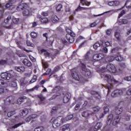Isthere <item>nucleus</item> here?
Returning a JSON list of instances; mask_svg holds the SVG:
<instances>
[{"instance_id": "49", "label": "nucleus", "mask_w": 131, "mask_h": 131, "mask_svg": "<svg viewBox=\"0 0 131 131\" xmlns=\"http://www.w3.org/2000/svg\"><path fill=\"white\" fill-rule=\"evenodd\" d=\"M11 85L12 88H17V83L15 81H12L11 83Z\"/></svg>"}, {"instance_id": "9", "label": "nucleus", "mask_w": 131, "mask_h": 131, "mask_svg": "<svg viewBox=\"0 0 131 131\" xmlns=\"http://www.w3.org/2000/svg\"><path fill=\"white\" fill-rule=\"evenodd\" d=\"M106 70L111 73H115L116 72V68L112 63H108L106 66Z\"/></svg>"}, {"instance_id": "31", "label": "nucleus", "mask_w": 131, "mask_h": 131, "mask_svg": "<svg viewBox=\"0 0 131 131\" xmlns=\"http://www.w3.org/2000/svg\"><path fill=\"white\" fill-rule=\"evenodd\" d=\"M128 21L126 19H121L118 21L119 25H122V24H127Z\"/></svg>"}, {"instance_id": "50", "label": "nucleus", "mask_w": 131, "mask_h": 131, "mask_svg": "<svg viewBox=\"0 0 131 131\" xmlns=\"http://www.w3.org/2000/svg\"><path fill=\"white\" fill-rule=\"evenodd\" d=\"M81 3L83 5V6L84 5V4L86 5V6H90V3H86L85 0H81Z\"/></svg>"}, {"instance_id": "28", "label": "nucleus", "mask_w": 131, "mask_h": 131, "mask_svg": "<svg viewBox=\"0 0 131 131\" xmlns=\"http://www.w3.org/2000/svg\"><path fill=\"white\" fill-rule=\"evenodd\" d=\"M40 51L41 53L44 54L45 56H46V57H51V54L48 52L46 50L41 49Z\"/></svg>"}, {"instance_id": "19", "label": "nucleus", "mask_w": 131, "mask_h": 131, "mask_svg": "<svg viewBox=\"0 0 131 131\" xmlns=\"http://www.w3.org/2000/svg\"><path fill=\"white\" fill-rule=\"evenodd\" d=\"M82 115L83 117H89L90 115H94V113H92V112L90 111H86L84 112Z\"/></svg>"}, {"instance_id": "22", "label": "nucleus", "mask_w": 131, "mask_h": 131, "mask_svg": "<svg viewBox=\"0 0 131 131\" xmlns=\"http://www.w3.org/2000/svg\"><path fill=\"white\" fill-rule=\"evenodd\" d=\"M115 36L118 40L121 39V35H120V30H117L115 33Z\"/></svg>"}, {"instance_id": "48", "label": "nucleus", "mask_w": 131, "mask_h": 131, "mask_svg": "<svg viewBox=\"0 0 131 131\" xmlns=\"http://www.w3.org/2000/svg\"><path fill=\"white\" fill-rule=\"evenodd\" d=\"M30 117H31V120H33V119H35V118H37V115L36 114L30 115Z\"/></svg>"}, {"instance_id": "47", "label": "nucleus", "mask_w": 131, "mask_h": 131, "mask_svg": "<svg viewBox=\"0 0 131 131\" xmlns=\"http://www.w3.org/2000/svg\"><path fill=\"white\" fill-rule=\"evenodd\" d=\"M43 127H38L35 129V131H42L43 130Z\"/></svg>"}, {"instance_id": "20", "label": "nucleus", "mask_w": 131, "mask_h": 131, "mask_svg": "<svg viewBox=\"0 0 131 131\" xmlns=\"http://www.w3.org/2000/svg\"><path fill=\"white\" fill-rule=\"evenodd\" d=\"M69 124H67L62 126L60 128V131H70V128L69 127Z\"/></svg>"}, {"instance_id": "2", "label": "nucleus", "mask_w": 131, "mask_h": 131, "mask_svg": "<svg viewBox=\"0 0 131 131\" xmlns=\"http://www.w3.org/2000/svg\"><path fill=\"white\" fill-rule=\"evenodd\" d=\"M120 119H121V116L119 115L110 114L107 117L106 123L108 125H110L111 123L113 125H117L119 123Z\"/></svg>"}, {"instance_id": "13", "label": "nucleus", "mask_w": 131, "mask_h": 131, "mask_svg": "<svg viewBox=\"0 0 131 131\" xmlns=\"http://www.w3.org/2000/svg\"><path fill=\"white\" fill-rule=\"evenodd\" d=\"M71 97V94L70 93H67L66 95L63 97V103H68Z\"/></svg>"}, {"instance_id": "34", "label": "nucleus", "mask_w": 131, "mask_h": 131, "mask_svg": "<svg viewBox=\"0 0 131 131\" xmlns=\"http://www.w3.org/2000/svg\"><path fill=\"white\" fill-rule=\"evenodd\" d=\"M115 59L116 61H118L119 62L123 61V58H122V57H121V56L120 55L117 56V57H115Z\"/></svg>"}, {"instance_id": "12", "label": "nucleus", "mask_w": 131, "mask_h": 131, "mask_svg": "<svg viewBox=\"0 0 131 131\" xmlns=\"http://www.w3.org/2000/svg\"><path fill=\"white\" fill-rule=\"evenodd\" d=\"M123 111V107L118 105V106L116 107L115 113L116 115H120L122 112Z\"/></svg>"}, {"instance_id": "16", "label": "nucleus", "mask_w": 131, "mask_h": 131, "mask_svg": "<svg viewBox=\"0 0 131 131\" xmlns=\"http://www.w3.org/2000/svg\"><path fill=\"white\" fill-rule=\"evenodd\" d=\"M38 88H39V85H36L35 86L30 89H27L26 90V93H27L28 94H29V93H32V92H34L35 90L37 91L38 90Z\"/></svg>"}, {"instance_id": "7", "label": "nucleus", "mask_w": 131, "mask_h": 131, "mask_svg": "<svg viewBox=\"0 0 131 131\" xmlns=\"http://www.w3.org/2000/svg\"><path fill=\"white\" fill-rule=\"evenodd\" d=\"M81 68L82 71H83V73L84 74V75H85V76H91L92 72L89 69H86L84 64L82 63Z\"/></svg>"}, {"instance_id": "15", "label": "nucleus", "mask_w": 131, "mask_h": 131, "mask_svg": "<svg viewBox=\"0 0 131 131\" xmlns=\"http://www.w3.org/2000/svg\"><path fill=\"white\" fill-rule=\"evenodd\" d=\"M14 100V98L12 96H10L9 97L6 99L5 101V105H10L12 102Z\"/></svg>"}, {"instance_id": "14", "label": "nucleus", "mask_w": 131, "mask_h": 131, "mask_svg": "<svg viewBox=\"0 0 131 131\" xmlns=\"http://www.w3.org/2000/svg\"><path fill=\"white\" fill-rule=\"evenodd\" d=\"M104 58V55L102 54H95L93 56L94 60L96 61H100V60H102Z\"/></svg>"}, {"instance_id": "41", "label": "nucleus", "mask_w": 131, "mask_h": 131, "mask_svg": "<svg viewBox=\"0 0 131 131\" xmlns=\"http://www.w3.org/2000/svg\"><path fill=\"white\" fill-rule=\"evenodd\" d=\"M99 47H100V43L98 42H97L93 45V48L95 49V50H97Z\"/></svg>"}, {"instance_id": "25", "label": "nucleus", "mask_w": 131, "mask_h": 131, "mask_svg": "<svg viewBox=\"0 0 131 131\" xmlns=\"http://www.w3.org/2000/svg\"><path fill=\"white\" fill-rule=\"evenodd\" d=\"M15 70L18 72H24L25 71V68L24 67H16Z\"/></svg>"}, {"instance_id": "53", "label": "nucleus", "mask_w": 131, "mask_h": 131, "mask_svg": "<svg viewBox=\"0 0 131 131\" xmlns=\"http://www.w3.org/2000/svg\"><path fill=\"white\" fill-rule=\"evenodd\" d=\"M22 124L21 123H19L18 124H15L14 126L12 127V128H17V127H19Z\"/></svg>"}, {"instance_id": "18", "label": "nucleus", "mask_w": 131, "mask_h": 131, "mask_svg": "<svg viewBox=\"0 0 131 131\" xmlns=\"http://www.w3.org/2000/svg\"><path fill=\"white\" fill-rule=\"evenodd\" d=\"M23 64H24V65H26V66H28V67H30L31 66H32V63H31V62H30V61H29L27 59H24L23 61Z\"/></svg>"}, {"instance_id": "58", "label": "nucleus", "mask_w": 131, "mask_h": 131, "mask_svg": "<svg viewBox=\"0 0 131 131\" xmlns=\"http://www.w3.org/2000/svg\"><path fill=\"white\" fill-rule=\"evenodd\" d=\"M61 69V68L60 67H56L54 69V72H57V71H59Z\"/></svg>"}, {"instance_id": "62", "label": "nucleus", "mask_w": 131, "mask_h": 131, "mask_svg": "<svg viewBox=\"0 0 131 131\" xmlns=\"http://www.w3.org/2000/svg\"><path fill=\"white\" fill-rule=\"evenodd\" d=\"M126 94L128 96H131V89H129L127 91Z\"/></svg>"}, {"instance_id": "35", "label": "nucleus", "mask_w": 131, "mask_h": 131, "mask_svg": "<svg viewBox=\"0 0 131 131\" xmlns=\"http://www.w3.org/2000/svg\"><path fill=\"white\" fill-rule=\"evenodd\" d=\"M38 98L39 99L40 102H43L46 100V98L42 95H37Z\"/></svg>"}, {"instance_id": "36", "label": "nucleus", "mask_w": 131, "mask_h": 131, "mask_svg": "<svg viewBox=\"0 0 131 131\" xmlns=\"http://www.w3.org/2000/svg\"><path fill=\"white\" fill-rule=\"evenodd\" d=\"M36 79H37V76L36 75H34L30 81V83H33V82H35V81H36Z\"/></svg>"}, {"instance_id": "6", "label": "nucleus", "mask_w": 131, "mask_h": 131, "mask_svg": "<svg viewBox=\"0 0 131 131\" xmlns=\"http://www.w3.org/2000/svg\"><path fill=\"white\" fill-rule=\"evenodd\" d=\"M71 73L74 79H75L76 80L78 81L80 80V78H79V76L78 75V73H77V70H76V69H72L71 71Z\"/></svg>"}, {"instance_id": "60", "label": "nucleus", "mask_w": 131, "mask_h": 131, "mask_svg": "<svg viewBox=\"0 0 131 131\" xmlns=\"http://www.w3.org/2000/svg\"><path fill=\"white\" fill-rule=\"evenodd\" d=\"M31 118L30 117V116H29V117H28L26 119V121L27 122H29V121H31Z\"/></svg>"}, {"instance_id": "51", "label": "nucleus", "mask_w": 131, "mask_h": 131, "mask_svg": "<svg viewBox=\"0 0 131 131\" xmlns=\"http://www.w3.org/2000/svg\"><path fill=\"white\" fill-rule=\"evenodd\" d=\"M27 45L28 47H33V44L28 40H27Z\"/></svg>"}, {"instance_id": "40", "label": "nucleus", "mask_w": 131, "mask_h": 131, "mask_svg": "<svg viewBox=\"0 0 131 131\" xmlns=\"http://www.w3.org/2000/svg\"><path fill=\"white\" fill-rule=\"evenodd\" d=\"M127 11H128V10H122L121 13L119 14L118 18H120V17H122V15H124V14H125V12H127Z\"/></svg>"}, {"instance_id": "55", "label": "nucleus", "mask_w": 131, "mask_h": 131, "mask_svg": "<svg viewBox=\"0 0 131 131\" xmlns=\"http://www.w3.org/2000/svg\"><path fill=\"white\" fill-rule=\"evenodd\" d=\"M41 15L44 17H47V16L49 15V13L48 12H42Z\"/></svg>"}, {"instance_id": "63", "label": "nucleus", "mask_w": 131, "mask_h": 131, "mask_svg": "<svg viewBox=\"0 0 131 131\" xmlns=\"http://www.w3.org/2000/svg\"><path fill=\"white\" fill-rule=\"evenodd\" d=\"M120 3L118 1H114V6H118Z\"/></svg>"}, {"instance_id": "30", "label": "nucleus", "mask_w": 131, "mask_h": 131, "mask_svg": "<svg viewBox=\"0 0 131 131\" xmlns=\"http://www.w3.org/2000/svg\"><path fill=\"white\" fill-rule=\"evenodd\" d=\"M40 22L43 24H47V23H49V19L47 17L42 18L40 19Z\"/></svg>"}, {"instance_id": "29", "label": "nucleus", "mask_w": 131, "mask_h": 131, "mask_svg": "<svg viewBox=\"0 0 131 131\" xmlns=\"http://www.w3.org/2000/svg\"><path fill=\"white\" fill-rule=\"evenodd\" d=\"M19 22V18H16V17L12 18V24L14 25V27H15V25L18 24Z\"/></svg>"}, {"instance_id": "33", "label": "nucleus", "mask_w": 131, "mask_h": 131, "mask_svg": "<svg viewBox=\"0 0 131 131\" xmlns=\"http://www.w3.org/2000/svg\"><path fill=\"white\" fill-rule=\"evenodd\" d=\"M72 118H73V115H70L69 116H68L67 117H66L64 119L65 120V122H66V121H68V120H71Z\"/></svg>"}, {"instance_id": "4", "label": "nucleus", "mask_w": 131, "mask_h": 131, "mask_svg": "<svg viewBox=\"0 0 131 131\" xmlns=\"http://www.w3.org/2000/svg\"><path fill=\"white\" fill-rule=\"evenodd\" d=\"M12 17L11 16H9L6 19L4 20V23L5 24V27L8 29H11V28H14V24L11 21Z\"/></svg>"}, {"instance_id": "42", "label": "nucleus", "mask_w": 131, "mask_h": 131, "mask_svg": "<svg viewBox=\"0 0 131 131\" xmlns=\"http://www.w3.org/2000/svg\"><path fill=\"white\" fill-rule=\"evenodd\" d=\"M21 113L24 116H25L26 115H27L28 114V110L25 109L22 111Z\"/></svg>"}, {"instance_id": "21", "label": "nucleus", "mask_w": 131, "mask_h": 131, "mask_svg": "<svg viewBox=\"0 0 131 131\" xmlns=\"http://www.w3.org/2000/svg\"><path fill=\"white\" fill-rule=\"evenodd\" d=\"M26 101H27V99H26V97H19L17 99V104L20 105L21 103H23V102H26Z\"/></svg>"}, {"instance_id": "5", "label": "nucleus", "mask_w": 131, "mask_h": 131, "mask_svg": "<svg viewBox=\"0 0 131 131\" xmlns=\"http://www.w3.org/2000/svg\"><path fill=\"white\" fill-rule=\"evenodd\" d=\"M31 8L27 7V5H26V7L23 9V15L24 17H30L31 16Z\"/></svg>"}, {"instance_id": "44", "label": "nucleus", "mask_w": 131, "mask_h": 131, "mask_svg": "<svg viewBox=\"0 0 131 131\" xmlns=\"http://www.w3.org/2000/svg\"><path fill=\"white\" fill-rule=\"evenodd\" d=\"M31 37H32V38H36V36H37V35H36V33L35 32H32L31 33Z\"/></svg>"}, {"instance_id": "45", "label": "nucleus", "mask_w": 131, "mask_h": 131, "mask_svg": "<svg viewBox=\"0 0 131 131\" xmlns=\"http://www.w3.org/2000/svg\"><path fill=\"white\" fill-rule=\"evenodd\" d=\"M62 8H63V6H62V5L61 4H59L56 7V10L59 12L61 11V9H62Z\"/></svg>"}, {"instance_id": "3", "label": "nucleus", "mask_w": 131, "mask_h": 131, "mask_svg": "<svg viewBox=\"0 0 131 131\" xmlns=\"http://www.w3.org/2000/svg\"><path fill=\"white\" fill-rule=\"evenodd\" d=\"M51 120H53V127L54 128H57L60 125H62L65 122V119L62 118V117H58L56 119L52 118Z\"/></svg>"}, {"instance_id": "8", "label": "nucleus", "mask_w": 131, "mask_h": 131, "mask_svg": "<svg viewBox=\"0 0 131 131\" xmlns=\"http://www.w3.org/2000/svg\"><path fill=\"white\" fill-rule=\"evenodd\" d=\"M70 33V34H67L66 36V37L69 42L72 43V42L74 41V38L73 37H75V34L74 33H73L72 32Z\"/></svg>"}, {"instance_id": "26", "label": "nucleus", "mask_w": 131, "mask_h": 131, "mask_svg": "<svg viewBox=\"0 0 131 131\" xmlns=\"http://www.w3.org/2000/svg\"><path fill=\"white\" fill-rule=\"evenodd\" d=\"M92 110L93 112H91V113H93V115L96 114L100 111V107L99 106H95L92 107Z\"/></svg>"}, {"instance_id": "11", "label": "nucleus", "mask_w": 131, "mask_h": 131, "mask_svg": "<svg viewBox=\"0 0 131 131\" xmlns=\"http://www.w3.org/2000/svg\"><path fill=\"white\" fill-rule=\"evenodd\" d=\"M1 78L3 79H7V80H10L12 78V75L10 73H2L1 74Z\"/></svg>"}, {"instance_id": "17", "label": "nucleus", "mask_w": 131, "mask_h": 131, "mask_svg": "<svg viewBox=\"0 0 131 131\" xmlns=\"http://www.w3.org/2000/svg\"><path fill=\"white\" fill-rule=\"evenodd\" d=\"M102 127V123L99 122L97 123L96 125L93 127V130L94 131H98L100 128Z\"/></svg>"}, {"instance_id": "64", "label": "nucleus", "mask_w": 131, "mask_h": 131, "mask_svg": "<svg viewBox=\"0 0 131 131\" xmlns=\"http://www.w3.org/2000/svg\"><path fill=\"white\" fill-rule=\"evenodd\" d=\"M108 6H114V1H111V2H108Z\"/></svg>"}, {"instance_id": "57", "label": "nucleus", "mask_w": 131, "mask_h": 131, "mask_svg": "<svg viewBox=\"0 0 131 131\" xmlns=\"http://www.w3.org/2000/svg\"><path fill=\"white\" fill-rule=\"evenodd\" d=\"M80 108V104H77L75 107V110H78Z\"/></svg>"}, {"instance_id": "61", "label": "nucleus", "mask_w": 131, "mask_h": 131, "mask_svg": "<svg viewBox=\"0 0 131 131\" xmlns=\"http://www.w3.org/2000/svg\"><path fill=\"white\" fill-rule=\"evenodd\" d=\"M29 58L32 62H35V58H34V57H32V56H30Z\"/></svg>"}, {"instance_id": "10", "label": "nucleus", "mask_w": 131, "mask_h": 131, "mask_svg": "<svg viewBox=\"0 0 131 131\" xmlns=\"http://www.w3.org/2000/svg\"><path fill=\"white\" fill-rule=\"evenodd\" d=\"M123 94V91L121 90H116L112 93L111 96L112 98H116L119 96H121Z\"/></svg>"}, {"instance_id": "24", "label": "nucleus", "mask_w": 131, "mask_h": 131, "mask_svg": "<svg viewBox=\"0 0 131 131\" xmlns=\"http://www.w3.org/2000/svg\"><path fill=\"white\" fill-rule=\"evenodd\" d=\"M51 21L53 23H58L59 19L56 15H53L51 18Z\"/></svg>"}, {"instance_id": "54", "label": "nucleus", "mask_w": 131, "mask_h": 131, "mask_svg": "<svg viewBox=\"0 0 131 131\" xmlns=\"http://www.w3.org/2000/svg\"><path fill=\"white\" fill-rule=\"evenodd\" d=\"M102 45L104 47H109V46H110V42L108 41L105 42H103Z\"/></svg>"}, {"instance_id": "32", "label": "nucleus", "mask_w": 131, "mask_h": 131, "mask_svg": "<svg viewBox=\"0 0 131 131\" xmlns=\"http://www.w3.org/2000/svg\"><path fill=\"white\" fill-rule=\"evenodd\" d=\"M90 56H91V52L90 51H88L86 53V54L84 56V59L85 60H89Z\"/></svg>"}, {"instance_id": "43", "label": "nucleus", "mask_w": 131, "mask_h": 131, "mask_svg": "<svg viewBox=\"0 0 131 131\" xmlns=\"http://www.w3.org/2000/svg\"><path fill=\"white\" fill-rule=\"evenodd\" d=\"M114 59H115V58H114V57L113 56H110V57H108L107 58H106V60H107V61L108 62H112Z\"/></svg>"}, {"instance_id": "27", "label": "nucleus", "mask_w": 131, "mask_h": 131, "mask_svg": "<svg viewBox=\"0 0 131 131\" xmlns=\"http://www.w3.org/2000/svg\"><path fill=\"white\" fill-rule=\"evenodd\" d=\"M26 6V4L25 5H19L17 7H16V10L17 11H18V12H20V11L23 10V9L25 8Z\"/></svg>"}, {"instance_id": "37", "label": "nucleus", "mask_w": 131, "mask_h": 131, "mask_svg": "<svg viewBox=\"0 0 131 131\" xmlns=\"http://www.w3.org/2000/svg\"><path fill=\"white\" fill-rule=\"evenodd\" d=\"M15 112L14 111H10L8 113L7 116L8 117H11V116H13V115H14V114H15Z\"/></svg>"}, {"instance_id": "38", "label": "nucleus", "mask_w": 131, "mask_h": 131, "mask_svg": "<svg viewBox=\"0 0 131 131\" xmlns=\"http://www.w3.org/2000/svg\"><path fill=\"white\" fill-rule=\"evenodd\" d=\"M46 41H49L50 45H53V42H54V37H52L49 38Z\"/></svg>"}, {"instance_id": "59", "label": "nucleus", "mask_w": 131, "mask_h": 131, "mask_svg": "<svg viewBox=\"0 0 131 131\" xmlns=\"http://www.w3.org/2000/svg\"><path fill=\"white\" fill-rule=\"evenodd\" d=\"M111 29H107L106 30V34L107 35H110L111 34Z\"/></svg>"}, {"instance_id": "23", "label": "nucleus", "mask_w": 131, "mask_h": 131, "mask_svg": "<svg viewBox=\"0 0 131 131\" xmlns=\"http://www.w3.org/2000/svg\"><path fill=\"white\" fill-rule=\"evenodd\" d=\"M6 8L8 10H12L14 7L13 6V2L10 1L9 3L6 4Z\"/></svg>"}, {"instance_id": "1", "label": "nucleus", "mask_w": 131, "mask_h": 131, "mask_svg": "<svg viewBox=\"0 0 131 131\" xmlns=\"http://www.w3.org/2000/svg\"><path fill=\"white\" fill-rule=\"evenodd\" d=\"M107 71V69L105 67H102L100 70V75L103 78H105L109 84L106 85V88L108 90V93L111 92V90L113 89V85L112 84H115L118 83V81L115 80L113 77H111V75L104 73Z\"/></svg>"}, {"instance_id": "52", "label": "nucleus", "mask_w": 131, "mask_h": 131, "mask_svg": "<svg viewBox=\"0 0 131 131\" xmlns=\"http://www.w3.org/2000/svg\"><path fill=\"white\" fill-rule=\"evenodd\" d=\"M104 112H103V113L106 114V113L109 112V111H110L109 107H108V106L105 107L104 108Z\"/></svg>"}, {"instance_id": "46", "label": "nucleus", "mask_w": 131, "mask_h": 131, "mask_svg": "<svg viewBox=\"0 0 131 131\" xmlns=\"http://www.w3.org/2000/svg\"><path fill=\"white\" fill-rule=\"evenodd\" d=\"M88 8H84V7H81L80 6H79V7L76 9V11H80L81 10H88Z\"/></svg>"}, {"instance_id": "39", "label": "nucleus", "mask_w": 131, "mask_h": 131, "mask_svg": "<svg viewBox=\"0 0 131 131\" xmlns=\"http://www.w3.org/2000/svg\"><path fill=\"white\" fill-rule=\"evenodd\" d=\"M42 64L43 68H48V67H49V64L43 60H42Z\"/></svg>"}, {"instance_id": "56", "label": "nucleus", "mask_w": 131, "mask_h": 131, "mask_svg": "<svg viewBox=\"0 0 131 131\" xmlns=\"http://www.w3.org/2000/svg\"><path fill=\"white\" fill-rule=\"evenodd\" d=\"M124 79H125V80H127V81H130V80H131V76L125 77Z\"/></svg>"}]
</instances>
